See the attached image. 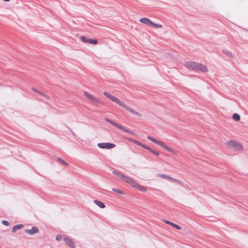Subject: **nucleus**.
Instances as JSON below:
<instances>
[{
  "mask_svg": "<svg viewBox=\"0 0 248 248\" xmlns=\"http://www.w3.org/2000/svg\"><path fill=\"white\" fill-rule=\"evenodd\" d=\"M84 95L87 98H88L89 99H90L91 101L92 104H93L96 106H98V105L99 103V100H98V98L95 97L94 96L90 94L89 93H88L87 92H84Z\"/></svg>",
  "mask_w": 248,
  "mask_h": 248,
  "instance_id": "423d86ee",
  "label": "nucleus"
},
{
  "mask_svg": "<svg viewBox=\"0 0 248 248\" xmlns=\"http://www.w3.org/2000/svg\"><path fill=\"white\" fill-rule=\"evenodd\" d=\"M3 1L9 2L10 0H3Z\"/></svg>",
  "mask_w": 248,
  "mask_h": 248,
  "instance_id": "72a5a7b5",
  "label": "nucleus"
},
{
  "mask_svg": "<svg viewBox=\"0 0 248 248\" xmlns=\"http://www.w3.org/2000/svg\"><path fill=\"white\" fill-rule=\"evenodd\" d=\"M232 119L236 121H239L240 119V116L237 113H234L232 116Z\"/></svg>",
  "mask_w": 248,
  "mask_h": 248,
  "instance_id": "6ab92c4d",
  "label": "nucleus"
},
{
  "mask_svg": "<svg viewBox=\"0 0 248 248\" xmlns=\"http://www.w3.org/2000/svg\"><path fill=\"white\" fill-rule=\"evenodd\" d=\"M39 93L41 95H42V96H44V97H46V98H48V96H47V95H46V94H45V93H43L41 92L40 91V92H39Z\"/></svg>",
  "mask_w": 248,
  "mask_h": 248,
  "instance_id": "cd10ccee",
  "label": "nucleus"
},
{
  "mask_svg": "<svg viewBox=\"0 0 248 248\" xmlns=\"http://www.w3.org/2000/svg\"><path fill=\"white\" fill-rule=\"evenodd\" d=\"M112 173L116 176L118 178L122 179V180L128 183L130 185H131L133 187H135L136 186H137V182L134 180L132 178L123 174L121 172L116 170H113Z\"/></svg>",
  "mask_w": 248,
  "mask_h": 248,
  "instance_id": "f257e3e1",
  "label": "nucleus"
},
{
  "mask_svg": "<svg viewBox=\"0 0 248 248\" xmlns=\"http://www.w3.org/2000/svg\"><path fill=\"white\" fill-rule=\"evenodd\" d=\"M23 227V225L19 224L14 226L12 230V232L13 233H15L17 230L20 229Z\"/></svg>",
  "mask_w": 248,
  "mask_h": 248,
  "instance_id": "2eb2a0df",
  "label": "nucleus"
},
{
  "mask_svg": "<svg viewBox=\"0 0 248 248\" xmlns=\"http://www.w3.org/2000/svg\"><path fill=\"white\" fill-rule=\"evenodd\" d=\"M62 237L61 235H57L56 237V239L57 240V241H60L62 239Z\"/></svg>",
  "mask_w": 248,
  "mask_h": 248,
  "instance_id": "c85d7f7f",
  "label": "nucleus"
},
{
  "mask_svg": "<svg viewBox=\"0 0 248 248\" xmlns=\"http://www.w3.org/2000/svg\"><path fill=\"white\" fill-rule=\"evenodd\" d=\"M104 120H105V121H106L108 123L112 125H113L115 127L118 128V129L122 130L123 131H124V132H126L127 133H129V134H132V135L133 134V132L132 131H131L130 130H129L128 129H127L126 127H124L122 125L119 124L114 122L112 120H111L110 119H108V118H107V117L105 118L104 119Z\"/></svg>",
  "mask_w": 248,
  "mask_h": 248,
  "instance_id": "7ed1b4c3",
  "label": "nucleus"
},
{
  "mask_svg": "<svg viewBox=\"0 0 248 248\" xmlns=\"http://www.w3.org/2000/svg\"><path fill=\"white\" fill-rule=\"evenodd\" d=\"M140 21L144 24L149 25V26H150L152 22L151 20L146 17L141 18L140 19Z\"/></svg>",
  "mask_w": 248,
  "mask_h": 248,
  "instance_id": "ddd939ff",
  "label": "nucleus"
},
{
  "mask_svg": "<svg viewBox=\"0 0 248 248\" xmlns=\"http://www.w3.org/2000/svg\"><path fill=\"white\" fill-rule=\"evenodd\" d=\"M110 100L115 102L116 103L118 104L119 106L124 108H125L126 110L129 111L130 112H131L136 115L139 116H140V114L139 112H138L134 110L132 108H130L129 107L127 106L125 104H124V102H123L122 101L120 100L118 98H116V97L112 95Z\"/></svg>",
  "mask_w": 248,
  "mask_h": 248,
  "instance_id": "f03ea898",
  "label": "nucleus"
},
{
  "mask_svg": "<svg viewBox=\"0 0 248 248\" xmlns=\"http://www.w3.org/2000/svg\"><path fill=\"white\" fill-rule=\"evenodd\" d=\"M32 90L35 92H36V93H39V92H40V91L38 90H37L36 89H35V88H32Z\"/></svg>",
  "mask_w": 248,
  "mask_h": 248,
  "instance_id": "7c9ffc66",
  "label": "nucleus"
},
{
  "mask_svg": "<svg viewBox=\"0 0 248 248\" xmlns=\"http://www.w3.org/2000/svg\"><path fill=\"white\" fill-rule=\"evenodd\" d=\"M97 146L101 149H112L114 148L116 145L115 144L109 142H101L97 144Z\"/></svg>",
  "mask_w": 248,
  "mask_h": 248,
  "instance_id": "0eeeda50",
  "label": "nucleus"
},
{
  "mask_svg": "<svg viewBox=\"0 0 248 248\" xmlns=\"http://www.w3.org/2000/svg\"><path fill=\"white\" fill-rule=\"evenodd\" d=\"M57 161H59L63 166H67L68 165V164L66 162L61 158H58Z\"/></svg>",
  "mask_w": 248,
  "mask_h": 248,
  "instance_id": "aec40b11",
  "label": "nucleus"
},
{
  "mask_svg": "<svg viewBox=\"0 0 248 248\" xmlns=\"http://www.w3.org/2000/svg\"><path fill=\"white\" fill-rule=\"evenodd\" d=\"M103 94L105 96H106L107 97H108L109 99H110L111 96H112L111 94H110V93H109L106 92H104Z\"/></svg>",
  "mask_w": 248,
  "mask_h": 248,
  "instance_id": "b1692460",
  "label": "nucleus"
},
{
  "mask_svg": "<svg viewBox=\"0 0 248 248\" xmlns=\"http://www.w3.org/2000/svg\"><path fill=\"white\" fill-rule=\"evenodd\" d=\"M93 202L96 205H97L100 208H104L106 206L105 204L103 202H102L98 200H94Z\"/></svg>",
  "mask_w": 248,
  "mask_h": 248,
  "instance_id": "4468645a",
  "label": "nucleus"
},
{
  "mask_svg": "<svg viewBox=\"0 0 248 248\" xmlns=\"http://www.w3.org/2000/svg\"><path fill=\"white\" fill-rule=\"evenodd\" d=\"M162 176L164 177H167L165 175H163Z\"/></svg>",
  "mask_w": 248,
  "mask_h": 248,
  "instance_id": "f704fd0d",
  "label": "nucleus"
},
{
  "mask_svg": "<svg viewBox=\"0 0 248 248\" xmlns=\"http://www.w3.org/2000/svg\"><path fill=\"white\" fill-rule=\"evenodd\" d=\"M135 187L137 188L138 190H139L140 191L145 192L147 191L146 187L141 186L139 185L138 183H137V186H136Z\"/></svg>",
  "mask_w": 248,
  "mask_h": 248,
  "instance_id": "dca6fc26",
  "label": "nucleus"
},
{
  "mask_svg": "<svg viewBox=\"0 0 248 248\" xmlns=\"http://www.w3.org/2000/svg\"><path fill=\"white\" fill-rule=\"evenodd\" d=\"M64 241L66 245L70 248H75L74 242L69 237H65L63 238Z\"/></svg>",
  "mask_w": 248,
  "mask_h": 248,
  "instance_id": "1a4fd4ad",
  "label": "nucleus"
},
{
  "mask_svg": "<svg viewBox=\"0 0 248 248\" xmlns=\"http://www.w3.org/2000/svg\"><path fill=\"white\" fill-rule=\"evenodd\" d=\"M197 63L198 62H187L185 63V66L186 68L189 70L196 71Z\"/></svg>",
  "mask_w": 248,
  "mask_h": 248,
  "instance_id": "6e6552de",
  "label": "nucleus"
},
{
  "mask_svg": "<svg viewBox=\"0 0 248 248\" xmlns=\"http://www.w3.org/2000/svg\"><path fill=\"white\" fill-rule=\"evenodd\" d=\"M80 39L82 42L85 43L92 44L94 45H96L98 43V41L97 39L88 38L85 36H81L80 37Z\"/></svg>",
  "mask_w": 248,
  "mask_h": 248,
  "instance_id": "39448f33",
  "label": "nucleus"
},
{
  "mask_svg": "<svg viewBox=\"0 0 248 248\" xmlns=\"http://www.w3.org/2000/svg\"><path fill=\"white\" fill-rule=\"evenodd\" d=\"M222 51H223V53L224 54H225V55H226L227 56H228L230 58L233 57L232 54L230 51L228 50L227 49H223Z\"/></svg>",
  "mask_w": 248,
  "mask_h": 248,
  "instance_id": "a211bd4d",
  "label": "nucleus"
},
{
  "mask_svg": "<svg viewBox=\"0 0 248 248\" xmlns=\"http://www.w3.org/2000/svg\"><path fill=\"white\" fill-rule=\"evenodd\" d=\"M2 224L5 226H8L9 225V223L7 220H2Z\"/></svg>",
  "mask_w": 248,
  "mask_h": 248,
  "instance_id": "a878e982",
  "label": "nucleus"
},
{
  "mask_svg": "<svg viewBox=\"0 0 248 248\" xmlns=\"http://www.w3.org/2000/svg\"><path fill=\"white\" fill-rule=\"evenodd\" d=\"M200 71L202 72H205L208 71L207 67L201 63H197L196 67V71Z\"/></svg>",
  "mask_w": 248,
  "mask_h": 248,
  "instance_id": "9d476101",
  "label": "nucleus"
},
{
  "mask_svg": "<svg viewBox=\"0 0 248 248\" xmlns=\"http://www.w3.org/2000/svg\"><path fill=\"white\" fill-rule=\"evenodd\" d=\"M171 226H173L175 229H177L178 230H180L181 229V227L179 226L178 225L174 224L173 223H171Z\"/></svg>",
  "mask_w": 248,
  "mask_h": 248,
  "instance_id": "393cba45",
  "label": "nucleus"
},
{
  "mask_svg": "<svg viewBox=\"0 0 248 248\" xmlns=\"http://www.w3.org/2000/svg\"><path fill=\"white\" fill-rule=\"evenodd\" d=\"M157 144L159 145L161 147L164 148L165 149H166L167 151H168L169 152L173 153V152H174L172 149H171L169 147H168V146L165 145L163 142H162L161 141L158 140L157 143Z\"/></svg>",
  "mask_w": 248,
  "mask_h": 248,
  "instance_id": "f8f14e48",
  "label": "nucleus"
},
{
  "mask_svg": "<svg viewBox=\"0 0 248 248\" xmlns=\"http://www.w3.org/2000/svg\"><path fill=\"white\" fill-rule=\"evenodd\" d=\"M227 146L230 148L233 147L234 150H240L242 148V146L240 143L232 140H231L227 142Z\"/></svg>",
  "mask_w": 248,
  "mask_h": 248,
  "instance_id": "20e7f679",
  "label": "nucleus"
},
{
  "mask_svg": "<svg viewBox=\"0 0 248 248\" xmlns=\"http://www.w3.org/2000/svg\"><path fill=\"white\" fill-rule=\"evenodd\" d=\"M150 26L154 27L155 28H161L162 27V26L161 24H156V23H154L153 22H152Z\"/></svg>",
  "mask_w": 248,
  "mask_h": 248,
  "instance_id": "412c9836",
  "label": "nucleus"
},
{
  "mask_svg": "<svg viewBox=\"0 0 248 248\" xmlns=\"http://www.w3.org/2000/svg\"><path fill=\"white\" fill-rule=\"evenodd\" d=\"M112 190L117 193L120 194H124V192L119 189L116 188H112Z\"/></svg>",
  "mask_w": 248,
  "mask_h": 248,
  "instance_id": "4be33fe9",
  "label": "nucleus"
},
{
  "mask_svg": "<svg viewBox=\"0 0 248 248\" xmlns=\"http://www.w3.org/2000/svg\"><path fill=\"white\" fill-rule=\"evenodd\" d=\"M147 139L149 140L152 141V142H154V143H155L156 144H157V142L158 141L156 139H155L154 138H153V137H151L150 136H147Z\"/></svg>",
  "mask_w": 248,
  "mask_h": 248,
  "instance_id": "5701e85b",
  "label": "nucleus"
},
{
  "mask_svg": "<svg viewBox=\"0 0 248 248\" xmlns=\"http://www.w3.org/2000/svg\"><path fill=\"white\" fill-rule=\"evenodd\" d=\"M133 142L135 144H136V145H139L141 147L143 148H145V147H146V145L142 143L141 142H140V141H138V140H133Z\"/></svg>",
  "mask_w": 248,
  "mask_h": 248,
  "instance_id": "f3484780",
  "label": "nucleus"
},
{
  "mask_svg": "<svg viewBox=\"0 0 248 248\" xmlns=\"http://www.w3.org/2000/svg\"><path fill=\"white\" fill-rule=\"evenodd\" d=\"M151 152L156 156H158L159 155V153L154 150H152Z\"/></svg>",
  "mask_w": 248,
  "mask_h": 248,
  "instance_id": "bb28decb",
  "label": "nucleus"
},
{
  "mask_svg": "<svg viewBox=\"0 0 248 248\" xmlns=\"http://www.w3.org/2000/svg\"><path fill=\"white\" fill-rule=\"evenodd\" d=\"M184 187L185 188H188V186L186 185L185 186H184Z\"/></svg>",
  "mask_w": 248,
  "mask_h": 248,
  "instance_id": "473e14b6",
  "label": "nucleus"
},
{
  "mask_svg": "<svg viewBox=\"0 0 248 248\" xmlns=\"http://www.w3.org/2000/svg\"><path fill=\"white\" fill-rule=\"evenodd\" d=\"M165 222L168 224H169V225H171V223H172V222L169 221H168V220H166L165 221Z\"/></svg>",
  "mask_w": 248,
  "mask_h": 248,
  "instance_id": "2f4dec72",
  "label": "nucleus"
},
{
  "mask_svg": "<svg viewBox=\"0 0 248 248\" xmlns=\"http://www.w3.org/2000/svg\"><path fill=\"white\" fill-rule=\"evenodd\" d=\"M39 230L36 226H33L31 229H26L25 230V232L29 234L33 235L38 232Z\"/></svg>",
  "mask_w": 248,
  "mask_h": 248,
  "instance_id": "9b49d317",
  "label": "nucleus"
},
{
  "mask_svg": "<svg viewBox=\"0 0 248 248\" xmlns=\"http://www.w3.org/2000/svg\"><path fill=\"white\" fill-rule=\"evenodd\" d=\"M144 149H146V150H148V151H150V152H151V151L153 150L151 148H150V147H148V146H146V147H145V148Z\"/></svg>",
  "mask_w": 248,
  "mask_h": 248,
  "instance_id": "c756f323",
  "label": "nucleus"
}]
</instances>
